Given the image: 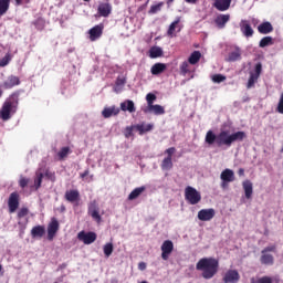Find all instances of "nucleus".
Masks as SVG:
<instances>
[{
  "mask_svg": "<svg viewBox=\"0 0 283 283\" xmlns=\"http://www.w3.org/2000/svg\"><path fill=\"white\" fill-rule=\"evenodd\" d=\"M84 1H90V0H84Z\"/></svg>",
  "mask_w": 283,
  "mask_h": 283,
  "instance_id": "nucleus-63",
  "label": "nucleus"
},
{
  "mask_svg": "<svg viewBox=\"0 0 283 283\" xmlns=\"http://www.w3.org/2000/svg\"><path fill=\"white\" fill-rule=\"evenodd\" d=\"M45 235V226H35L31 229V238H43Z\"/></svg>",
  "mask_w": 283,
  "mask_h": 283,
  "instance_id": "nucleus-30",
  "label": "nucleus"
},
{
  "mask_svg": "<svg viewBox=\"0 0 283 283\" xmlns=\"http://www.w3.org/2000/svg\"><path fill=\"white\" fill-rule=\"evenodd\" d=\"M160 168L163 169V171H171V169H174L172 159L165 157L161 161Z\"/></svg>",
  "mask_w": 283,
  "mask_h": 283,
  "instance_id": "nucleus-34",
  "label": "nucleus"
},
{
  "mask_svg": "<svg viewBox=\"0 0 283 283\" xmlns=\"http://www.w3.org/2000/svg\"><path fill=\"white\" fill-rule=\"evenodd\" d=\"M19 192L14 191L9 196L8 200V208H9V213H14L17 209H19Z\"/></svg>",
  "mask_w": 283,
  "mask_h": 283,
  "instance_id": "nucleus-13",
  "label": "nucleus"
},
{
  "mask_svg": "<svg viewBox=\"0 0 283 283\" xmlns=\"http://www.w3.org/2000/svg\"><path fill=\"white\" fill-rule=\"evenodd\" d=\"M174 3V0H167V6H171Z\"/></svg>",
  "mask_w": 283,
  "mask_h": 283,
  "instance_id": "nucleus-60",
  "label": "nucleus"
},
{
  "mask_svg": "<svg viewBox=\"0 0 283 283\" xmlns=\"http://www.w3.org/2000/svg\"><path fill=\"white\" fill-rule=\"evenodd\" d=\"M72 154V150H70V147H62L61 150L57 153L60 160H65L67 158V155Z\"/></svg>",
  "mask_w": 283,
  "mask_h": 283,
  "instance_id": "nucleus-40",
  "label": "nucleus"
},
{
  "mask_svg": "<svg viewBox=\"0 0 283 283\" xmlns=\"http://www.w3.org/2000/svg\"><path fill=\"white\" fill-rule=\"evenodd\" d=\"M65 201L74 205L76 202V207H78V200H81V192L76 189L67 190L64 195Z\"/></svg>",
  "mask_w": 283,
  "mask_h": 283,
  "instance_id": "nucleus-17",
  "label": "nucleus"
},
{
  "mask_svg": "<svg viewBox=\"0 0 283 283\" xmlns=\"http://www.w3.org/2000/svg\"><path fill=\"white\" fill-rule=\"evenodd\" d=\"M198 0H186V3H196Z\"/></svg>",
  "mask_w": 283,
  "mask_h": 283,
  "instance_id": "nucleus-59",
  "label": "nucleus"
},
{
  "mask_svg": "<svg viewBox=\"0 0 283 283\" xmlns=\"http://www.w3.org/2000/svg\"><path fill=\"white\" fill-rule=\"evenodd\" d=\"M88 216H91V218L93 220H95V222H97L99 224V222L103 220L101 218V208H98V201H96V199H94L93 201H91L88 203V210H87Z\"/></svg>",
  "mask_w": 283,
  "mask_h": 283,
  "instance_id": "nucleus-6",
  "label": "nucleus"
},
{
  "mask_svg": "<svg viewBox=\"0 0 283 283\" xmlns=\"http://www.w3.org/2000/svg\"><path fill=\"white\" fill-rule=\"evenodd\" d=\"M127 83V81L125 80V77H117L116 80V85L117 87H123V85H125Z\"/></svg>",
  "mask_w": 283,
  "mask_h": 283,
  "instance_id": "nucleus-54",
  "label": "nucleus"
},
{
  "mask_svg": "<svg viewBox=\"0 0 283 283\" xmlns=\"http://www.w3.org/2000/svg\"><path fill=\"white\" fill-rule=\"evenodd\" d=\"M258 77L256 75H253V73H250V77L248 80L247 87L248 90H251V87H255V83H258Z\"/></svg>",
  "mask_w": 283,
  "mask_h": 283,
  "instance_id": "nucleus-43",
  "label": "nucleus"
},
{
  "mask_svg": "<svg viewBox=\"0 0 283 283\" xmlns=\"http://www.w3.org/2000/svg\"><path fill=\"white\" fill-rule=\"evenodd\" d=\"M18 85H21V78L17 75H9L2 83L4 90H12V87H17Z\"/></svg>",
  "mask_w": 283,
  "mask_h": 283,
  "instance_id": "nucleus-16",
  "label": "nucleus"
},
{
  "mask_svg": "<svg viewBox=\"0 0 283 283\" xmlns=\"http://www.w3.org/2000/svg\"><path fill=\"white\" fill-rule=\"evenodd\" d=\"M220 179L222 180L221 187L222 189H227L229 187V182H233L235 180V172L232 169L226 168L221 175Z\"/></svg>",
  "mask_w": 283,
  "mask_h": 283,
  "instance_id": "nucleus-7",
  "label": "nucleus"
},
{
  "mask_svg": "<svg viewBox=\"0 0 283 283\" xmlns=\"http://www.w3.org/2000/svg\"><path fill=\"white\" fill-rule=\"evenodd\" d=\"M97 12H98L99 17H104V18L109 17L112 14V4H109L107 2L99 3V6L97 8Z\"/></svg>",
  "mask_w": 283,
  "mask_h": 283,
  "instance_id": "nucleus-21",
  "label": "nucleus"
},
{
  "mask_svg": "<svg viewBox=\"0 0 283 283\" xmlns=\"http://www.w3.org/2000/svg\"><path fill=\"white\" fill-rule=\"evenodd\" d=\"M276 112L279 114H283V93H281V95H280V99H279V103L276 106Z\"/></svg>",
  "mask_w": 283,
  "mask_h": 283,
  "instance_id": "nucleus-50",
  "label": "nucleus"
},
{
  "mask_svg": "<svg viewBox=\"0 0 283 283\" xmlns=\"http://www.w3.org/2000/svg\"><path fill=\"white\" fill-rule=\"evenodd\" d=\"M213 218H216V210L213 208L201 209L198 212V220H200L201 222H209L213 220Z\"/></svg>",
  "mask_w": 283,
  "mask_h": 283,
  "instance_id": "nucleus-11",
  "label": "nucleus"
},
{
  "mask_svg": "<svg viewBox=\"0 0 283 283\" xmlns=\"http://www.w3.org/2000/svg\"><path fill=\"white\" fill-rule=\"evenodd\" d=\"M134 129H136L135 125L134 126H127L125 128V133H124L125 138H132V136H134Z\"/></svg>",
  "mask_w": 283,
  "mask_h": 283,
  "instance_id": "nucleus-46",
  "label": "nucleus"
},
{
  "mask_svg": "<svg viewBox=\"0 0 283 283\" xmlns=\"http://www.w3.org/2000/svg\"><path fill=\"white\" fill-rule=\"evenodd\" d=\"M241 59H242V49H240V46H234V50L228 54L227 61L229 63H235V61H241Z\"/></svg>",
  "mask_w": 283,
  "mask_h": 283,
  "instance_id": "nucleus-19",
  "label": "nucleus"
},
{
  "mask_svg": "<svg viewBox=\"0 0 283 283\" xmlns=\"http://www.w3.org/2000/svg\"><path fill=\"white\" fill-rule=\"evenodd\" d=\"M200 59H202V53H200V51H195L188 57V63L190 65H196L197 63L200 62Z\"/></svg>",
  "mask_w": 283,
  "mask_h": 283,
  "instance_id": "nucleus-33",
  "label": "nucleus"
},
{
  "mask_svg": "<svg viewBox=\"0 0 283 283\" xmlns=\"http://www.w3.org/2000/svg\"><path fill=\"white\" fill-rule=\"evenodd\" d=\"M30 213V210L28 208H21L18 212V218H25Z\"/></svg>",
  "mask_w": 283,
  "mask_h": 283,
  "instance_id": "nucleus-52",
  "label": "nucleus"
},
{
  "mask_svg": "<svg viewBox=\"0 0 283 283\" xmlns=\"http://www.w3.org/2000/svg\"><path fill=\"white\" fill-rule=\"evenodd\" d=\"M120 109L122 112H129V114H134V112H136L134 101L126 99L125 102L120 103Z\"/></svg>",
  "mask_w": 283,
  "mask_h": 283,
  "instance_id": "nucleus-26",
  "label": "nucleus"
},
{
  "mask_svg": "<svg viewBox=\"0 0 283 283\" xmlns=\"http://www.w3.org/2000/svg\"><path fill=\"white\" fill-rule=\"evenodd\" d=\"M252 75L260 78V75L262 74V62H258L254 66V72H250Z\"/></svg>",
  "mask_w": 283,
  "mask_h": 283,
  "instance_id": "nucleus-45",
  "label": "nucleus"
},
{
  "mask_svg": "<svg viewBox=\"0 0 283 283\" xmlns=\"http://www.w3.org/2000/svg\"><path fill=\"white\" fill-rule=\"evenodd\" d=\"M165 154H167L166 158H174V155L176 154V147H170L165 150Z\"/></svg>",
  "mask_w": 283,
  "mask_h": 283,
  "instance_id": "nucleus-51",
  "label": "nucleus"
},
{
  "mask_svg": "<svg viewBox=\"0 0 283 283\" xmlns=\"http://www.w3.org/2000/svg\"><path fill=\"white\" fill-rule=\"evenodd\" d=\"M111 283H118V281L117 280H112Z\"/></svg>",
  "mask_w": 283,
  "mask_h": 283,
  "instance_id": "nucleus-62",
  "label": "nucleus"
},
{
  "mask_svg": "<svg viewBox=\"0 0 283 283\" xmlns=\"http://www.w3.org/2000/svg\"><path fill=\"white\" fill-rule=\"evenodd\" d=\"M21 3H23V0H15L17 6H21Z\"/></svg>",
  "mask_w": 283,
  "mask_h": 283,
  "instance_id": "nucleus-58",
  "label": "nucleus"
},
{
  "mask_svg": "<svg viewBox=\"0 0 283 283\" xmlns=\"http://www.w3.org/2000/svg\"><path fill=\"white\" fill-rule=\"evenodd\" d=\"M190 63L185 61L180 64L179 70H180V74H182V76H187V74H189L191 72L190 69Z\"/></svg>",
  "mask_w": 283,
  "mask_h": 283,
  "instance_id": "nucleus-39",
  "label": "nucleus"
},
{
  "mask_svg": "<svg viewBox=\"0 0 283 283\" xmlns=\"http://www.w3.org/2000/svg\"><path fill=\"white\" fill-rule=\"evenodd\" d=\"M60 224L59 220L56 218H52L51 222L48 226V240L52 242L54 238L56 237V233H59Z\"/></svg>",
  "mask_w": 283,
  "mask_h": 283,
  "instance_id": "nucleus-10",
  "label": "nucleus"
},
{
  "mask_svg": "<svg viewBox=\"0 0 283 283\" xmlns=\"http://www.w3.org/2000/svg\"><path fill=\"white\" fill-rule=\"evenodd\" d=\"M165 70H167V64H165V63H155L151 66L150 72H151L153 76H158L159 74H163V72H165Z\"/></svg>",
  "mask_w": 283,
  "mask_h": 283,
  "instance_id": "nucleus-27",
  "label": "nucleus"
},
{
  "mask_svg": "<svg viewBox=\"0 0 283 283\" xmlns=\"http://www.w3.org/2000/svg\"><path fill=\"white\" fill-rule=\"evenodd\" d=\"M146 101H147L148 107H151V105H154V101H156V94H154V93H148V94L146 95Z\"/></svg>",
  "mask_w": 283,
  "mask_h": 283,
  "instance_id": "nucleus-47",
  "label": "nucleus"
},
{
  "mask_svg": "<svg viewBox=\"0 0 283 283\" xmlns=\"http://www.w3.org/2000/svg\"><path fill=\"white\" fill-rule=\"evenodd\" d=\"M275 42L271 36H264L259 42V48H269V45H273Z\"/></svg>",
  "mask_w": 283,
  "mask_h": 283,
  "instance_id": "nucleus-38",
  "label": "nucleus"
},
{
  "mask_svg": "<svg viewBox=\"0 0 283 283\" xmlns=\"http://www.w3.org/2000/svg\"><path fill=\"white\" fill-rule=\"evenodd\" d=\"M239 25L243 36H245L247 39H251V36H253V34L255 33V31H253V28H251V23L249 22V20H241Z\"/></svg>",
  "mask_w": 283,
  "mask_h": 283,
  "instance_id": "nucleus-14",
  "label": "nucleus"
},
{
  "mask_svg": "<svg viewBox=\"0 0 283 283\" xmlns=\"http://www.w3.org/2000/svg\"><path fill=\"white\" fill-rule=\"evenodd\" d=\"M231 21V14H218L214 19V23L219 30H224L227 28V23Z\"/></svg>",
  "mask_w": 283,
  "mask_h": 283,
  "instance_id": "nucleus-15",
  "label": "nucleus"
},
{
  "mask_svg": "<svg viewBox=\"0 0 283 283\" xmlns=\"http://www.w3.org/2000/svg\"><path fill=\"white\" fill-rule=\"evenodd\" d=\"M174 253V241L166 240L161 244V259L169 260V256Z\"/></svg>",
  "mask_w": 283,
  "mask_h": 283,
  "instance_id": "nucleus-12",
  "label": "nucleus"
},
{
  "mask_svg": "<svg viewBox=\"0 0 283 283\" xmlns=\"http://www.w3.org/2000/svg\"><path fill=\"white\" fill-rule=\"evenodd\" d=\"M150 59H159L163 56V49L160 46H151L149 50Z\"/></svg>",
  "mask_w": 283,
  "mask_h": 283,
  "instance_id": "nucleus-35",
  "label": "nucleus"
},
{
  "mask_svg": "<svg viewBox=\"0 0 283 283\" xmlns=\"http://www.w3.org/2000/svg\"><path fill=\"white\" fill-rule=\"evenodd\" d=\"M103 30H105V25L103 24H96L95 27L91 28L88 30V39L90 41H98L101 36H103Z\"/></svg>",
  "mask_w": 283,
  "mask_h": 283,
  "instance_id": "nucleus-9",
  "label": "nucleus"
},
{
  "mask_svg": "<svg viewBox=\"0 0 283 283\" xmlns=\"http://www.w3.org/2000/svg\"><path fill=\"white\" fill-rule=\"evenodd\" d=\"M81 178H86V176H90V169H86L84 172H82Z\"/></svg>",
  "mask_w": 283,
  "mask_h": 283,
  "instance_id": "nucleus-56",
  "label": "nucleus"
},
{
  "mask_svg": "<svg viewBox=\"0 0 283 283\" xmlns=\"http://www.w3.org/2000/svg\"><path fill=\"white\" fill-rule=\"evenodd\" d=\"M180 23V18H177L172 23H170L167 35L170 36V39H174V33L176 32V28H178V24Z\"/></svg>",
  "mask_w": 283,
  "mask_h": 283,
  "instance_id": "nucleus-37",
  "label": "nucleus"
},
{
  "mask_svg": "<svg viewBox=\"0 0 283 283\" xmlns=\"http://www.w3.org/2000/svg\"><path fill=\"white\" fill-rule=\"evenodd\" d=\"M19 109V92H13L2 104L0 109L1 120H10Z\"/></svg>",
  "mask_w": 283,
  "mask_h": 283,
  "instance_id": "nucleus-2",
  "label": "nucleus"
},
{
  "mask_svg": "<svg viewBox=\"0 0 283 283\" xmlns=\"http://www.w3.org/2000/svg\"><path fill=\"white\" fill-rule=\"evenodd\" d=\"M244 138H247V133H244L242 130L231 134L230 135V147H231V145H233V143H235L238 140L240 143H242V140H244Z\"/></svg>",
  "mask_w": 283,
  "mask_h": 283,
  "instance_id": "nucleus-29",
  "label": "nucleus"
},
{
  "mask_svg": "<svg viewBox=\"0 0 283 283\" xmlns=\"http://www.w3.org/2000/svg\"><path fill=\"white\" fill-rule=\"evenodd\" d=\"M144 112L146 114H147V112L149 114H155V116H163V114H165V107H163L158 104H153L150 106H147V108Z\"/></svg>",
  "mask_w": 283,
  "mask_h": 283,
  "instance_id": "nucleus-22",
  "label": "nucleus"
},
{
  "mask_svg": "<svg viewBox=\"0 0 283 283\" xmlns=\"http://www.w3.org/2000/svg\"><path fill=\"white\" fill-rule=\"evenodd\" d=\"M185 200L188 205H198L202 200V195L200 191H197L196 188L187 186L185 189Z\"/></svg>",
  "mask_w": 283,
  "mask_h": 283,
  "instance_id": "nucleus-5",
  "label": "nucleus"
},
{
  "mask_svg": "<svg viewBox=\"0 0 283 283\" xmlns=\"http://www.w3.org/2000/svg\"><path fill=\"white\" fill-rule=\"evenodd\" d=\"M220 261L216 258H202L196 264V270L201 271L203 280H211L218 274Z\"/></svg>",
  "mask_w": 283,
  "mask_h": 283,
  "instance_id": "nucleus-1",
  "label": "nucleus"
},
{
  "mask_svg": "<svg viewBox=\"0 0 283 283\" xmlns=\"http://www.w3.org/2000/svg\"><path fill=\"white\" fill-rule=\"evenodd\" d=\"M10 61H12V55L10 53H7L1 60H0V67H6L10 64Z\"/></svg>",
  "mask_w": 283,
  "mask_h": 283,
  "instance_id": "nucleus-44",
  "label": "nucleus"
},
{
  "mask_svg": "<svg viewBox=\"0 0 283 283\" xmlns=\"http://www.w3.org/2000/svg\"><path fill=\"white\" fill-rule=\"evenodd\" d=\"M138 269H139V271H145V269H147V263H145V262H139V263H138Z\"/></svg>",
  "mask_w": 283,
  "mask_h": 283,
  "instance_id": "nucleus-55",
  "label": "nucleus"
},
{
  "mask_svg": "<svg viewBox=\"0 0 283 283\" xmlns=\"http://www.w3.org/2000/svg\"><path fill=\"white\" fill-rule=\"evenodd\" d=\"M233 0H216L213 3V7L216 10H219V12H227L231 8V2Z\"/></svg>",
  "mask_w": 283,
  "mask_h": 283,
  "instance_id": "nucleus-20",
  "label": "nucleus"
},
{
  "mask_svg": "<svg viewBox=\"0 0 283 283\" xmlns=\"http://www.w3.org/2000/svg\"><path fill=\"white\" fill-rule=\"evenodd\" d=\"M256 283H273V279L271 276H262L256 281Z\"/></svg>",
  "mask_w": 283,
  "mask_h": 283,
  "instance_id": "nucleus-53",
  "label": "nucleus"
},
{
  "mask_svg": "<svg viewBox=\"0 0 283 283\" xmlns=\"http://www.w3.org/2000/svg\"><path fill=\"white\" fill-rule=\"evenodd\" d=\"M105 258H109L112 253H114V244L113 243H106L103 248Z\"/></svg>",
  "mask_w": 283,
  "mask_h": 283,
  "instance_id": "nucleus-42",
  "label": "nucleus"
},
{
  "mask_svg": "<svg viewBox=\"0 0 283 283\" xmlns=\"http://www.w3.org/2000/svg\"><path fill=\"white\" fill-rule=\"evenodd\" d=\"M163 6H165V2H159L157 4L151 6L148 11V14H157V12H160L163 10Z\"/></svg>",
  "mask_w": 283,
  "mask_h": 283,
  "instance_id": "nucleus-41",
  "label": "nucleus"
},
{
  "mask_svg": "<svg viewBox=\"0 0 283 283\" xmlns=\"http://www.w3.org/2000/svg\"><path fill=\"white\" fill-rule=\"evenodd\" d=\"M135 129L139 132V136H143V134H147V132H151V129H154V124H137L135 125Z\"/></svg>",
  "mask_w": 283,
  "mask_h": 283,
  "instance_id": "nucleus-28",
  "label": "nucleus"
},
{
  "mask_svg": "<svg viewBox=\"0 0 283 283\" xmlns=\"http://www.w3.org/2000/svg\"><path fill=\"white\" fill-rule=\"evenodd\" d=\"M272 253H277V245L272 244V245L265 247L261 251L260 263L263 266H273V264H275V256H273Z\"/></svg>",
  "mask_w": 283,
  "mask_h": 283,
  "instance_id": "nucleus-4",
  "label": "nucleus"
},
{
  "mask_svg": "<svg viewBox=\"0 0 283 283\" xmlns=\"http://www.w3.org/2000/svg\"><path fill=\"white\" fill-rule=\"evenodd\" d=\"M3 96V91L0 88V98Z\"/></svg>",
  "mask_w": 283,
  "mask_h": 283,
  "instance_id": "nucleus-61",
  "label": "nucleus"
},
{
  "mask_svg": "<svg viewBox=\"0 0 283 283\" xmlns=\"http://www.w3.org/2000/svg\"><path fill=\"white\" fill-rule=\"evenodd\" d=\"M28 185H30V178L20 177L19 187H21V189H25V187H28Z\"/></svg>",
  "mask_w": 283,
  "mask_h": 283,
  "instance_id": "nucleus-48",
  "label": "nucleus"
},
{
  "mask_svg": "<svg viewBox=\"0 0 283 283\" xmlns=\"http://www.w3.org/2000/svg\"><path fill=\"white\" fill-rule=\"evenodd\" d=\"M222 280L224 283H238L240 282V273L237 270H228Z\"/></svg>",
  "mask_w": 283,
  "mask_h": 283,
  "instance_id": "nucleus-18",
  "label": "nucleus"
},
{
  "mask_svg": "<svg viewBox=\"0 0 283 283\" xmlns=\"http://www.w3.org/2000/svg\"><path fill=\"white\" fill-rule=\"evenodd\" d=\"M242 187L245 193V198L248 200H251L252 196H253V182H251V180H244L242 182Z\"/></svg>",
  "mask_w": 283,
  "mask_h": 283,
  "instance_id": "nucleus-24",
  "label": "nucleus"
},
{
  "mask_svg": "<svg viewBox=\"0 0 283 283\" xmlns=\"http://www.w3.org/2000/svg\"><path fill=\"white\" fill-rule=\"evenodd\" d=\"M118 114H120V108L116 106L105 107L102 111V116L104 118H112V116H118Z\"/></svg>",
  "mask_w": 283,
  "mask_h": 283,
  "instance_id": "nucleus-23",
  "label": "nucleus"
},
{
  "mask_svg": "<svg viewBox=\"0 0 283 283\" xmlns=\"http://www.w3.org/2000/svg\"><path fill=\"white\" fill-rule=\"evenodd\" d=\"M238 175H239V176H244V168H240V169L238 170Z\"/></svg>",
  "mask_w": 283,
  "mask_h": 283,
  "instance_id": "nucleus-57",
  "label": "nucleus"
},
{
  "mask_svg": "<svg viewBox=\"0 0 283 283\" xmlns=\"http://www.w3.org/2000/svg\"><path fill=\"white\" fill-rule=\"evenodd\" d=\"M147 190V187L142 186V187H137L135 188L129 195H128V200H136V198L140 197L144 191Z\"/></svg>",
  "mask_w": 283,
  "mask_h": 283,
  "instance_id": "nucleus-32",
  "label": "nucleus"
},
{
  "mask_svg": "<svg viewBox=\"0 0 283 283\" xmlns=\"http://www.w3.org/2000/svg\"><path fill=\"white\" fill-rule=\"evenodd\" d=\"M43 172H35L34 185L31 186V190L39 191L41 189V185L43 184Z\"/></svg>",
  "mask_w": 283,
  "mask_h": 283,
  "instance_id": "nucleus-31",
  "label": "nucleus"
},
{
  "mask_svg": "<svg viewBox=\"0 0 283 283\" xmlns=\"http://www.w3.org/2000/svg\"><path fill=\"white\" fill-rule=\"evenodd\" d=\"M230 136L229 130H221L218 135L213 134V130H208L205 140L207 145L216 143L218 147H222V145L231 147Z\"/></svg>",
  "mask_w": 283,
  "mask_h": 283,
  "instance_id": "nucleus-3",
  "label": "nucleus"
},
{
  "mask_svg": "<svg viewBox=\"0 0 283 283\" xmlns=\"http://www.w3.org/2000/svg\"><path fill=\"white\" fill-rule=\"evenodd\" d=\"M212 81H213V83H222V82L227 81V76H224L222 74H214L212 76Z\"/></svg>",
  "mask_w": 283,
  "mask_h": 283,
  "instance_id": "nucleus-49",
  "label": "nucleus"
},
{
  "mask_svg": "<svg viewBox=\"0 0 283 283\" xmlns=\"http://www.w3.org/2000/svg\"><path fill=\"white\" fill-rule=\"evenodd\" d=\"M96 232L81 231L77 233V240L84 244H94V242H96Z\"/></svg>",
  "mask_w": 283,
  "mask_h": 283,
  "instance_id": "nucleus-8",
  "label": "nucleus"
},
{
  "mask_svg": "<svg viewBox=\"0 0 283 283\" xmlns=\"http://www.w3.org/2000/svg\"><path fill=\"white\" fill-rule=\"evenodd\" d=\"M258 32L260 34H271V32H273V24H271L269 21H265L258 25Z\"/></svg>",
  "mask_w": 283,
  "mask_h": 283,
  "instance_id": "nucleus-25",
  "label": "nucleus"
},
{
  "mask_svg": "<svg viewBox=\"0 0 283 283\" xmlns=\"http://www.w3.org/2000/svg\"><path fill=\"white\" fill-rule=\"evenodd\" d=\"M10 1L12 0H0V17H3L10 10Z\"/></svg>",
  "mask_w": 283,
  "mask_h": 283,
  "instance_id": "nucleus-36",
  "label": "nucleus"
}]
</instances>
